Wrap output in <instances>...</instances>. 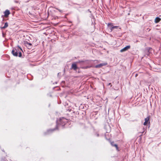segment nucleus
I'll use <instances>...</instances> for the list:
<instances>
[{
    "instance_id": "obj_1",
    "label": "nucleus",
    "mask_w": 161,
    "mask_h": 161,
    "mask_svg": "<svg viewBox=\"0 0 161 161\" xmlns=\"http://www.w3.org/2000/svg\"><path fill=\"white\" fill-rule=\"evenodd\" d=\"M22 51V49L19 47H17V49H13L12 53L15 56H18L19 57H21L22 56V54L20 51Z\"/></svg>"
},
{
    "instance_id": "obj_2",
    "label": "nucleus",
    "mask_w": 161,
    "mask_h": 161,
    "mask_svg": "<svg viewBox=\"0 0 161 161\" xmlns=\"http://www.w3.org/2000/svg\"><path fill=\"white\" fill-rule=\"evenodd\" d=\"M108 26L110 29L111 31H113L115 29H118L119 27L118 26H113V24L111 23H108Z\"/></svg>"
},
{
    "instance_id": "obj_3",
    "label": "nucleus",
    "mask_w": 161,
    "mask_h": 161,
    "mask_svg": "<svg viewBox=\"0 0 161 161\" xmlns=\"http://www.w3.org/2000/svg\"><path fill=\"white\" fill-rule=\"evenodd\" d=\"M150 116H148L147 118H146L145 119V121L143 123V125H146L149 122V123H150Z\"/></svg>"
},
{
    "instance_id": "obj_4",
    "label": "nucleus",
    "mask_w": 161,
    "mask_h": 161,
    "mask_svg": "<svg viewBox=\"0 0 161 161\" xmlns=\"http://www.w3.org/2000/svg\"><path fill=\"white\" fill-rule=\"evenodd\" d=\"M130 45H128L124 47L123 49H121L120 50L121 52H123L125 51H127L128 50L130 49Z\"/></svg>"
},
{
    "instance_id": "obj_5",
    "label": "nucleus",
    "mask_w": 161,
    "mask_h": 161,
    "mask_svg": "<svg viewBox=\"0 0 161 161\" xmlns=\"http://www.w3.org/2000/svg\"><path fill=\"white\" fill-rule=\"evenodd\" d=\"M25 44L29 49H31L32 45L31 43H29L28 42H26L25 43Z\"/></svg>"
},
{
    "instance_id": "obj_6",
    "label": "nucleus",
    "mask_w": 161,
    "mask_h": 161,
    "mask_svg": "<svg viewBox=\"0 0 161 161\" xmlns=\"http://www.w3.org/2000/svg\"><path fill=\"white\" fill-rule=\"evenodd\" d=\"M107 64V63H104L100 64H99L96 65L95 67L96 68H99L102 67L103 66L106 65Z\"/></svg>"
},
{
    "instance_id": "obj_7",
    "label": "nucleus",
    "mask_w": 161,
    "mask_h": 161,
    "mask_svg": "<svg viewBox=\"0 0 161 161\" xmlns=\"http://www.w3.org/2000/svg\"><path fill=\"white\" fill-rule=\"evenodd\" d=\"M4 16L6 17H7L10 14V12L9 10L7 9L4 12Z\"/></svg>"
},
{
    "instance_id": "obj_8",
    "label": "nucleus",
    "mask_w": 161,
    "mask_h": 161,
    "mask_svg": "<svg viewBox=\"0 0 161 161\" xmlns=\"http://www.w3.org/2000/svg\"><path fill=\"white\" fill-rule=\"evenodd\" d=\"M66 121V119L64 118H63L62 119H60V123L62 125H64L65 124Z\"/></svg>"
},
{
    "instance_id": "obj_9",
    "label": "nucleus",
    "mask_w": 161,
    "mask_h": 161,
    "mask_svg": "<svg viewBox=\"0 0 161 161\" xmlns=\"http://www.w3.org/2000/svg\"><path fill=\"white\" fill-rule=\"evenodd\" d=\"M71 68L74 70H76L77 69V65L75 63H73L72 65Z\"/></svg>"
},
{
    "instance_id": "obj_10",
    "label": "nucleus",
    "mask_w": 161,
    "mask_h": 161,
    "mask_svg": "<svg viewBox=\"0 0 161 161\" xmlns=\"http://www.w3.org/2000/svg\"><path fill=\"white\" fill-rule=\"evenodd\" d=\"M58 129V125H56V128H55L53 129H50L48 130L47 131V132L48 133H50V132H52L54 131V130H57Z\"/></svg>"
},
{
    "instance_id": "obj_11",
    "label": "nucleus",
    "mask_w": 161,
    "mask_h": 161,
    "mask_svg": "<svg viewBox=\"0 0 161 161\" xmlns=\"http://www.w3.org/2000/svg\"><path fill=\"white\" fill-rule=\"evenodd\" d=\"M161 20V19L159 17H156L155 19V23H158Z\"/></svg>"
},
{
    "instance_id": "obj_12",
    "label": "nucleus",
    "mask_w": 161,
    "mask_h": 161,
    "mask_svg": "<svg viewBox=\"0 0 161 161\" xmlns=\"http://www.w3.org/2000/svg\"><path fill=\"white\" fill-rule=\"evenodd\" d=\"M8 23L7 22H6L4 26L2 28V29H5L8 27Z\"/></svg>"
},
{
    "instance_id": "obj_13",
    "label": "nucleus",
    "mask_w": 161,
    "mask_h": 161,
    "mask_svg": "<svg viewBox=\"0 0 161 161\" xmlns=\"http://www.w3.org/2000/svg\"><path fill=\"white\" fill-rule=\"evenodd\" d=\"M113 147H116V149L117 150H118V145L117 144H114V145Z\"/></svg>"
},
{
    "instance_id": "obj_14",
    "label": "nucleus",
    "mask_w": 161,
    "mask_h": 161,
    "mask_svg": "<svg viewBox=\"0 0 161 161\" xmlns=\"http://www.w3.org/2000/svg\"><path fill=\"white\" fill-rule=\"evenodd\" d=\"M111 145L112 146H113L114 145V144H114V142H111Z\"/></svg>"
},
{
    "instance_id": "obj_15",
    "label": "nucleus",
    "mask_w": 161,
    "mask_h": 161,
    "mask_svg": "<svg viewBox=\"0 0 161 161\" xmlns=\"http://www.w3.org/2000/svg\"><path fill=\"white\" fill-rule=\"evenodd\" d=\"M57 10H58L59 12H62V10H60L58 8H56Z\"/></svg>"
},
{
    "instance_id": "obj_16",
    "label": "nucleus",
    "mask_w": 161,
    "mask_h": 161,
    "mask_svg": "<svg viewBox=\"0 0 161 161\" xmlns=\"http://www.w3.org/2000/svg\"><path fill=\"white\" fill-rule=\"evenodd\" d=\"M147 30H148V31H150L151 29L148 28L147 29Z\"/></svg>"
},
{
    "instance_id": "obj_17",
    "label": "nucleus",
    "mask_w": 161,
    "mask_h": 161,
    "mask_svg": "<svg viewBox=\"0 0 161 161\" xmlns=\"http://www.w3.org/2000/svg\"><path fill=\"white\" fill-rule=\"evenodd\" d=\"M90 67H89V66H87V67H85V69H87V68H90Z\"/></svg>"
},
{
    "instance_id": "obj_18",
    "label": "nucleus",
    "mask_w": 161,
    "mask_h": 161,
    "mask_svg": "<svg viewBox=\"0 0 161 161\" xmlns=\"http://www.w3.org/2000/svg\"><path fill=\"white\" fill-rule=\"evenodd\" d=\"M138 74H136V75H135V77H136L138 76Z\"/></svg>"
},
{
    "instance_id": "obj_19",
    "label": "nucleus",
    "mask_w": 161,
    "mask_h": 161,
    "mask_svg": "<svg viewBox=\"0 0 161 161\" xmlns=\"http://www.w3.org/2000/svg\"><path fill=\"white\" fill-rule=\"evenodd\" d=\"M108 85H111V86H112V85H111V83H109V84H108Z\"/></svg>"
}]
</instances>
